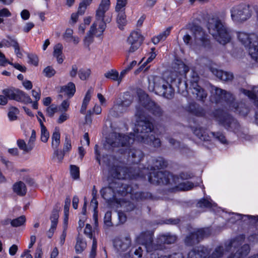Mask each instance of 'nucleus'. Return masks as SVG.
<instances>
[{
	"instance_id": "1",
	"label": "nucleus",
	"mask_w": 258,
	"mask_h": 258,
	"mask_svg": "<svg viewBox=\"0 0 258 258\" xmlns=\"http://www.w3.org/2000/svg\"><path fill=\"white\" fill-rule=\"evenodd\" d=\"M139 105L136 107L135 116L137 124L134 133L125 135L112 133L106 139V143L111 147L128 148L135 141L153 146L155 148L161 146L159 138L153 135L154 126L146 117L145 109L148 110L154 116L160 117L163 111L160 107L151 100L148 96L144 93L139 95Z\"/></svg>"
},
{
	"instance_id": "2",
	"label": "nucleus",
	"mask_w": 258,
	"mask_h": 258,
	"mask_svg": "<svg viewBox=\"0 0 258 258\" xmlns=\"http://www.w3.org/2000/svg\"><path fill=\"white\" fill-rule=\"evenodd\" d=\"M110 6V0H101L96 11L95 21L84 39V43L86 46L89 47L93 42L94 35L96 37L101 36L106 28V23L110 22V19H105V13L109 10Z\"/></svg>"
},
{
	"instance_id": "3",
	"label": "nucleus",
	"mask_w": 258,
	"mask_h": 258,
	"mask_svg": "<svg viewBox=\"0 0 258 258\" xmlns=\"http://www.w3.org/2000/svg\"><path fill=\"white\" fill-rule=\"evenodd\" d=\"M245 237L240 235L230 241L225 243V247L219 246L215 248L211 255L206 258H221L224 254V250L232 251V253L228 258H243L246 256L250 251L248 244H244Z\"/></svg>"
},
{
	"instance_id": "4",
	"label": "nucleus",
	"mask_w": 258,
	"mask_h": 258,
	"mask_svg": "<svg viewBox=\"0 0 258 258\" xmlns=\"http://www.w3.org/2000/svg\"><path fill=\"white\" fill-rule=\"evenodd\" d=\"M154 178L149 177L150 181L153 184H164L168 186V190L173 192L176 190H189L194 187L190 181L179 182V176L173 175L169 172H159L154 174Z\"/></svg>"
},
{
	"instance_id": "5",
	"label": "nucleus",
	"mask_w": 258,
	"mask_h": 258,
	"mask_svg": "<svg viewBox=\"0 0 258 258\" xmlns=\"http://www.w3.org/2000/svg\"><path fill=\"white\" fill-rule=\"evenodd\" d=\"M176 240L175 235L169 233L160 235L158 238L157 244L153 242V234L149 231L141 233L137 238V242L145 247L148 252L162 250L164 248L162 244H172Z\"/></svg>"
},
{
	"instance_id": "6",
	"label": "nucleus",
	"mask_w": 258,
	"mask_h": 258,
	"mask_svg": "<svg viewBox=\"0 0 258 258\" xmlns=\"http://www.w3.org/2000/svg\"><path fill=\"white\" fill-rule=\"evenodd\" d=\"M209 33L220 44L225 45L231 39V31L219 18H209L207 24Z\"/></svg>"
},
{
	"instance_id": "7",
	"label": "nucleus",
	"mask_w": 258,
	"mask_h": 258,
	"mask_svg": "<svg viewBox=\"0 0 258 258\" xmlns=\"http://www.w3.org/2000/svg\"><path fill=\"white\" fill-rule=\"evenodd\" d=\"M188 67L183 62L179 60L173 64L172 70L167 77V82L175 83L178 90L183 96L187 93V84L185 81L182 82V79L188 71Z\"/></svg>"
},
{
	"instance_id": "8",
	"label": "nucleus",
	"mask_w": 258,
	"mask_h": 258,
	"mask_svg": "<svg viewBox=\"0 0 258 258\" xmlns=\"http://www.w3.org/2000/svg\"><path fill=\"white\" fill-rule=\"evenodd\" d=\"M167 166V162L162 157H159L152 159L149 162V165L147 167H138L137 169L135 167L134 173L130 171L131 175H128L131 178H137L138 177L145 178L146 175L148 176L149 181L152 183L149 180V177L152 176L154 178V174L160 171H155L156 169H160L166 167ZM163 172H167L162 171Z\"/></svg>"
},
{
	"instance_id": "9",
	"label": "nucleus",
	"mask_w": 258,
	"mask_h": 258,
	"mask_svg": "<svg viewBox=\"0 0 258 258\" xmlns=\"http://www.w3.org/2000/svg\"><path fill=\"white\" fill-rule=\"evenodd\" d=\"M148 81V88L150 91H155L167 99L173 97L174 90L168 82L157 76L153 77L152 79H149Z\"/></svg>"
},
{
	"instance_id": "10",
	"label": "nucleus",
	"mask_w": 258,
	"mask_h": 258,
	"mask_svg": "<svg viewBox=\"0 0 258 258\" xmlns=\"http://www.w3.org/2000/svg\"><path fill=\"white\" fill-rule=\"evenodd\" d=\"M212 101L216 103H222L225 102L232 109H234V111H238L239 105L237 103L234 102V97L229 92H227L225 90L212 86L211 88Z\"/></svg>"
},
{
	"instance_id": "11",
	"label": "nucleus",
	"mask_w": 258,
	"mask_h": 258,
	"mask_svg": "<svg viewBox=\"0 0 258 258\" xmlns=\"http://www.w3.org/2000/svg\"><path fill=\"white\" fill-rule=\"evenodd\" d=\"M213 115L215 120L227 130L235 133L239 131V123L228 113L221 110H216L213 112Z\"/></svg>"
},
{
	"instance_id": "12",
	"label": "nucleus",
	"mask_w": 258,
	"mask_h": 258,
	"mask_svg": "<svg viewBox=\"0 0 258 258\" xmlns=\"http://www.w3.org/2000/svg\"><path fill=\"white\" fill-rule=\"evenodd\" d=\"M230 14L231 19L234 22L243 23L251 17L252 11L249 5L241 3L232 7Z\"/></svg>"
},
{
	"instance_id": "13",
	"label": "nucleus",
	"mask_w": 258,
	"mask_h": 258,
	"mask_svg": "<svg viewBox=\"0 0 258 258\" xmlns=\"http://www.w3.org/2000/svg\"><path fill=\"white\" fill-rule=\"evenodd\" d=\"M122 187L119 189L116 190L118 192H121V195H126L130 194V197L133 200H143L151 198V194L148 192H141L137 191V188L134 189L132 185L128 184H121ZM137 188V186H135Z\"/></svg>"
},
{
	"instance_id": "14",
	"label": "nucleus",
	"mask_w": 258,
	"mask_h": 258,
	"mask_svg": "<svg viewBox=\"0 0 258 258\" xmlns=\"http://www.w3.org/2000/svg\"><path fill=\"white\" fill-rule=\"evenodd\" d=\"M209 228L198 229L190 233L185 238L184 242L186 245L192 246L199 242L200 240L210 235Z\"/></svg>"
},
{
	"instance_id": "15",
	"label": "nucleus",
	"mask_w": 258,
	"mask_h": 258,
	"mask_svg": "<svg viewBox=\"0 0 258 258\" xmlns=\"http://www.w3.org/2000/svg\"><path fill=\"white\" fill-rule=\"evenodd\" d=\"M143 36L139 31H132L127 39V43L130 45L129 52H134L141 46L143 41Z\"/></svg>"
},
{
	"instance_id": "16",
	"label": "nucleus",
	"mask_w": 258,
	"mask_h": 258,
	"mask_svg": "<svg viewBox=\"0 0 258 258\" xmlns=\"http://www.w3.org/2000/svg\"><path fill=\"white\" fill-rule=\"evenodd\" d=\"M239 41L246 47H249L258 41L257 35L253 33L248 34L244 32L237 33Z\"/></svg>"
},
{
	"instance_id": "17",
	"label": "nucleus",
	"mask_w": 258,
	"mask_h": 258,
	"mask_svg": "<svg viewBox=\"0 0 258 258\" xmlns=\"http://www.w3.org/2000/svg\"><path fill=\"white\" fill-rule=\"evenodd\" d=\"M108 167L109 174L112 177L118 179L126 178V175L124 173H126V169L115 164L112 167H110L109 165Z\"/></svg>"
},
{
	"instance_id": "18",
	"label": "nucleus",
	"mask_w": 258,
	"mask_h": 258,
	"mask_svg": "<svg viewBox=\"0 0 258 258\" xmlns=\"http://www.w3.org/2000/svg\"><path fill=\"white\" fill-rule=\"evenodd\" d=\"M131 244V240L128 237L122 239H115L114 241V246L118 252H124L127 250Z\"/></svg>"
},
{
	"instance_id": "19",
	"label": "nucleus",
	"mask_w": 258,
	"mask_h": 258,
	"mask_svg": "<svg viewBox=\"0 0 258 258\" xmlns=\"http://www.w3.org/2000/svg\"><path fill=\"white\" fill-rule=\"evenodd\" d=\"M208 254L207 248L199 246L189 251L187 254V258H206Z\"/></svg>"
},
{
	"instance_id": "20",
	"label": "nucleus",
	"mask_w": 258,
	"mask_h": 258,
	"mask_svg": "<svg viewBox=\"0 0 258 258\" xmlns=\"http://www.w3.org/2000/svg\"><path fill=\"white\" fill-rule=\"evenodd\" d=\"M142 151L139 149H132L128 151V161L132 163L137 164L143 157Z\"/></svg>"
},
{
	"instance_id": "21",
	"label": "nucleus",
	"mask_w": 258,
	"mask_h": 258,
	"mask_svg": "<svg viewBox=\"0 0 258 258\" xmlns=\"http://www.w3.org/2000/svg\"><path fill=\"white\" fill-rule=\"evenodd\" d=\"M58 217L59 215L58 211L56 210H53L52 211L50 216V219L51 220V226L47 232V235L49 238H51L52 237L54 232L56 228V226L58 223Z\"/></svg>"
},
{
	"instance_id": "22",
	"label": "nucleus",
	"mask_w": 258,
	"mask_h": 258,
	"mask_svg": "<svg viewBox=\"0 0 258 258\" xmlns=\"http://www.w3.org/2000/svg\"><path fill=\"white\" fill-rule=\"evenodd\" d=\"M210 70L214 75L222 81H229L233 79V75L231 73L224 72L214 68H211Z\"/></svg>"
},
{
	"instance_id": "23",
	"label": "nucleus",
	"mask_w": 258,
	"mask_h": 258,
	"mask_svg": "<svg viewBox=\"0 0 258 258\" xmlns=\"http://www.w3.org/2000/svg\"><path fill=\"white\" fill-rule=\"evenodd\" d=\"M190 89L197 100L204 101L207 98L208 94L201 86H198Z\"/></svg>"
},
{
	"instance_id": "24",
	"label": "nucleus",
	"mask_w": 258,
	"mask_h": 258,
	"mask_svg": "<svg viewBox=\"0 0 258 258\" xmlns=\"http://www.w3.org/2000/svg\"><path fill=\"white\" fill-rule=\"evenodd\" d=\"M100 194L102 197L106 201H110L115 197V191L111 186L101 189Z\"/></svg>"
},
{
	"instance_id": "25",
	"label": "nucleus",
	"mask_w": 258,
	"mask_h": 258,
	"mask_svg": "<svg viewBox=\"0 0 258 258\" xmlns=\"http://www.w3.org/2000/svg\"><path fill=\"white\" fill-rule=\"evenodd\" d=\"M187 110L197 116H203L205 113L204 109L195 103L189 104L187 107Z\"/></svg>"
},
{
	"instance_id": "26",
	"label": "nucleus",
	"mask_w": 258,
	"mask_h": 258,
	"mask_svg": "<svg viewBox=\"0 0 258 258\" xmlns=\"http://www.w3.org/2000/svg\"><path fill=\"white\" fill-rule=\"evenodd\" d=\"M194 134L201 140L208 141L210 140V136L207 131L201 127L197 126L192 128Z\"/></svg>"
},
{
	"instance_id": "27",
	"label": "nucleus",
	"mask_w": 258,
	"mask_h": 258,
	"mask_svg": "<svg viewBox=\"0 0 258 258\" xmlns=\"http://www.w3.org/2000/svg\"><path fill=\"white\" fill-rule=\"evenodd\" d=\"M53 49V56L56 58L58 63H62L63 61L62 45L61 43H57L54 46Z\"/></svg>"
},
{
	"instance_id": "28",
	"label": "nucleus",
	"mask_w": 258,
	"mask_h": 258,
	"mask_svg": "<svg viewBox=\"0 0 258 258\" xmlns=\"http://www.w3.org/2000/svg\"><path fill=\"white\" fill-rule=\"evenodd\" d=\"M17 145L19 148L23 151L24 153H29L34 147L29 141L28 143L26 144L25 141L23 139H18L17 141Z\"/></svg>"
},
{
	"instance_id": "29",
	"label": "nucleus",
	"mask_w": 258,
	"mask_h": 258,
	"mask_svg": "<svg viewBox=\"0 0 258 258\" xmlns=\"http://www.w3.org/2000/svg\"><path fill=\"white\" fill-rule=\"evenodd\" d=\"M196 32L195 33V43L197 45L203 44L204 41L206 40L204 33L202 28L196 27L195 28Z\"/></svg>"
},
{
	"instance_id": "30",
	"label": "nucleus",
	"mask_w": 258,
	"mask_h": 258,
	"mask_svg": "<svg viewBox=\"0 0 258 258\" xmlns=\"http://www.w3.org/2000/svg\"><path fill=\"white\" fill-rule=\"evenodd\" d=\"M19 91V89L14 88H7L2 90V93L7 97L8 100H16Z\"/></svg>"
},
{
	"instance_id": "31",
	"label": "nucleus",
	"mask_w": 258,
	"mask_h": 258,
	"mask_svg": "<svg viewBox=\"0 0 258 258\" xmlns=\"http://www.w3.org/2000/svg\"><path fill=\"white\" fill-rule=\"evenodd\" d=\"M13 190L18 195L23 196L26 195L27 189L24 183L22 181L18 182L13 185Z\"/></svg>"
},
{
	"instance_id": "32",
	"label": "nucleus",
	"mask_w": 258,
	"mask_h": 258,
	"mask_svg": "<svg viewBox=\"0 0 258 258\" xmlns=\"http://www.w3.org/2000/svg\"><path fill=\"white\" fill-rule=\"evenodd\" d=\"M60 92H64L69 97H72L76 92L75 85L73 82H69L67 85L61 87Z\"/></svg>"
},
{
	"instance_id": "33",
	"label": "nucleus",
	"mask_w": 258,
	"mask_h": 258,
	"mask_svg": "<svg viewBox=\"0 0 258 258\" xmlns=\"http://www.w3.org/2000/svg\"><path fill=\"white\" fill-rule=\"evenodd\" d=\"M60 135L59 128L56 127L51 137V146L53 149L58 148L60 145Z\"/></svg>"
},
{
	"instance_id": "34",
	"label": "nucleus",
	"mask_w": 258,
	"mask_h": 258,
	"mask_svg": "<svg viewBox=\"0 0 258 258\" xmlns=\"http://www.w3.org/2000/svg\"><path fill=\"white\" fill-rule=\"evenodd\" d=\"M16 101L25 104L32 103V101L30 97L25 92L20 90L18 91V94Z\"/></svg>"
},
{
	"instance_id": "35",
	"label": "nucleus",
	"mask_w": 258,
	"mask_h": 258,
	"mask_svg": "<svg viewBox=\"0 0 258 258\" xmlns=\"http://www.w3.org/2000/svg\"><path fill=\"white\" fill-rule=\"evenodd\" d=\"M171 30V27H169L167 28L164 31L162 32L157 36L153 37L152 38L153 43L155 44H157L160 41L164 40L170 33Z\"/></svg>"
},
{
	"instance_id": "36",
	"label": "nucleus",
	"mask_w": 258,
	"mask_h": 258,
	"mask_svg": "<svg viewBox=\"0 0 258 258\" xmlns=\"http://www.w3.org/2000/svg\"><path fill=\"white\" fill-rule=\"evenodd\" d=\"M92 92H93L92 89H89L85 95V96L83 101L81 108L80 109V112L82 114H84L86 112V110L87 105L91 99V94L92 93Z\"/></svg>"
},
{
	"instance_id": "37",
	"label": "nucleus",
	"mask_w": 258,
	"mask_h": 258,
	"mask_svg": "<svg viewBox=\"0 0 258 258\" xmlns=\"http://www.w3.org/2000/svg\"><path fill=\"white\" fill-rule=\"evenodd\" d=\"M241 92L247 96L249 98L254 100V103L255 104V102L256 100H258L257 96H258V87H254L252 88L251 91L247 90L246 89H242Z\"/></svg>"
},
{
	"instance_id": "38",
	"label": "nucleus",
	"mask_w": 258,
	"mask_h": 258,
	"mask_svg": "<svg viewBox=\"0 0 258 258\" xmlns=\"http://www.w3.org/2000/svg\"><path fill=\"white\" fill-rule=\"evenodd\" d=\"M248 52L251 58L258 62V41L248 47Z\"/></svg>"
},
{
	"instance_id": "39",
	"label": "nucleus",
	"mask_w": 258,
	"mask_h": 258,
	"mask_svg": "<svg viewBox=\"0 0 258 258\" xmlns=\"http://www.w3.org/2000/svg\"><path fill=\"white\" fill-rule=\"evenodd\" d=\"M87 246L86 242L80 237H78L77 242L75 245V250L77 253H81L86 248Z\"/></svg>"
},
{
	"instance_id": "40",
	"label": "nucleus",
	"mask_w": 258,
	"mask_h": 258,
	"mask_svg": "<svg viewBox=\"0 0 258 258\" xmlns=\"http://www.w3.org/2000/svg\"><path fill=\"white\" fill-rule=\"evenodd\" d=\"M19 110L14 106H11L9 108L8 116L10 121H14L17 119L18 115L19 114Z\"/></svg>"
},
{
	"instance_id": "41",
	"label": "nucleus",
	"mask_w": 258,
	"mask_h": 258,
	"mask_svg": "<svg viewBox=\"0 0 258 258\" xmlns=\"http://www.w3.org/2000/svg\"><path fill=\"white\" fill-rule=\"evenodd\" d=\"M126 110L127 109L123 106V105L120 103L117 104L113 106L112 111H110V113H112L111 112L113 111L114 113H112V115L114 116H118L120 114L125 112Z\"/></svg>"
},
{
	"instance_id": "42",
	"label": "nucleus",
	"mask_w": 258,
	"mask_h": 258,
	"mask_svg": "<svg viewBox=\"0 0 258 258\" xmlns=\"http://www.w3.org/2000/svg\"><path fill=\"white\" fill-rule=\"evenodd\" d=\"M118 12V14L117 18V22L119 25V27L121 29L126 24V15L125 14L124 10H122Z\"/></svg>"
},
{
	"instance_id": "43",
	"label": "nucleus",
	"mask_w": 258,
	"mask_h": 258,
	"mask_svg": "<svg viewBox=\"0 0 258 258\" xmlns=\"http://www.w3.org/2000/svg\"><path fill=\"white\" fill-rule=\"evenodd\" d=\"M92 0H82L80 2L79 8H78V13L80 15L84 14L87 7L89 6L92 3Z\"/></svg>"
},
{
	"instance_id": "44",
	"label": "nucleus",
	"mask_w": 258,
	"mask_h": 258,
	"mask_svg": "<svg viewBox=\"0 0 258 258\" xmlns=\"http://www.w3.org/2000/svg\"><path fill=\"white\" fill-rule=\"evenodd\" d=\"M26 221V218L24 216H21L15 219L12 220L11 226L17 227L23 225Z\"/></svg>"
},
{
	"instance_id": "45",
	"label": "nucleus",
	"mask_w": 258,
	"mask_h": 258,
	"mask_svg": "<svg viewBox=\"0 0 258 258\" xmlns=\"http://www.w3.org/2000/svg\"><path fill=\"white\" fill-rule=\"evenodd\" d=\"M143 250L141 246L135 247L130 250V254L134 256L133 258H140L142 256Z\"/></svg>"
},
{
	"instance_id": "46",
	"label": "nucleus",
	"mask_w": 258,
	"mask_h": 258,
	"mask_svg": "<svg viewBox=\"0 0 258 258\" xmlns=\"http://www.w3.org/2000/svg\"><path fill=\"white\" fill-rule=\"evenodd\" d=\"M199 80V77L198 74L195 72L192 73L191 78L189 80L190 87L189 89L193 88L195 87L198 86V82Z\"/></svg>"
},
{
	"instance_id": "47",
	"label": "nucleus",
	"mask_w": 258,
	"mask_h": 258,
	"mask_svg": "<svg viewBox=\"0 0 258 258\" xmlns=\"http://www.w3.org/2000/svg\"><path fill=\"white\" fill-rule=\"evenodd\" d=\"M104 76L108 79L112 80L113 81H118V73L114 70H111L105 73Z\"/></svg>"
},
{
	"instance_id": "48",
	"label": "nucleus",
	"mask_w": 258,
	"mask_h": 258,
	"mask_svg": "<svg viewBox=\"0 0 258 258\" xmlns=\"http://www.w3.org/2000/svg\"><path fill=\"white\" fill-rule=\"evenodd\" d=\"M91 71L89 69H81L79 70L78 75L82 80H86L90 76Z\"/></svg>"
},
{
	"instance_id": "49",
	"label": "nucleus",
	"mask_w": 258,
	"mask_h": 258,
	"mask_svg": "<svg viewBox=\"0 0 258 258\" xmlns=\"http://www.w3.org/2000/svg\"><path fill=\"white\" fill-rule=\"evenodd\" d=\"M49 137V134L44 125H41V140L44 143L47 142Z\"/></svg>"
},
{
	"instance_id": "50",
	"label": "nucleus",
	"mask_w": 258,
	"mask_h": 258,
	"mask_svg": "<svg viewBox=\"0 0 258 258\" xmlns=\"http://www.w3.org/2000/svg\"><path fill=\"white\" fill-rule=\"evenodd\" d=\"M247 218L249 220H254L258 222V216H250L248 215H241L239 214H234V219L236 220H241L243 218Z\"/></svg>"
},
{
	"instance_id": "51",
	"label": "nucleus",
	"mask_w": 258,
	"mask_h": 258,
	"mask_svg": "<svg viewBox=\"0 0 258 258\" xmlns=\"http://www.w3.org/2000/svg\"><path fill=\"white\" fill-rule=\"evenodd\" d=\"M58 107L55 104H51L46 108V113L49 117H52L57 112Z\"/></svg>"
},
{
	"instance_id": "52",
	"label": "nucleus",
	"mask_w": 258,
	"mask_h": 258,
	"mask_svg": "<svg viewBox=\"0 0 258 258\" xmlns=\"http://www.w3.org/2000/svg\"><path fill=\"white\" fill-rule=\"evenodd\" d=\"M210 134L214 138L219 141L222 144H225L226 143V139L222 133L220 132H211Z\"/></svg>"
},
{
	"instance_id": "53",
	"label": "nucleus",
	"mask_w": 258,
	"mask_h": 258,
	"mask_svg": "<svg viewBox=\"0 0 258 258\" xmlns=\"http://www.w3.org/2000/svg\"><path fill=\"white\" fill-rule=\"evenodd\" d=\"M70 167L72 177L75 179L79 178L80 176L79 168L76 165H71Z\"/></svg>"
},
{
	"instance_id": "54",
	"label": "nucleus",
	"mask_w": 258,
	"mask_h": 258,
	"mask_svg": "<svg viewBox=\"0 0 258 258\" xmlns=\"http://www.w3.org/2000/svg\"><path fill=\"white\" fill-rule=\"evenodd\" d=\"M212 206V203L205 199L200 200L197 203V207L199 208H211Z\"/></svg>"
},
{
	"instance_id": "55",
	"label": "nucleus",
	"mask_w": 258,
	"mask_h": 258,
	"mask_svg": "<svg viewBox=\"0 0 258 258\" xmlns=\"http://www.w3.org/2000/svg\"><path fill=\"white\" fill-rule=\"evenodd\" d=\"M117 3L115 7V11L119 12L122 10H125V7L127 4V0H116Z\"/></svg>"
},
{
	"instance_id": "56",
	"label": "nucleus",
	"mask_w": 258,
	"mask_h": 258,
	"mask_svg": "<svg viewBox=\"0 0 258 258\" xmlns=\"http://www.w3.org/2000/svg\"><path fill=\"white\" fill-rule=\"evenodd\" d=\"M43 72L44 75L48 78H50L53 76L56 73L55 71L53 69V68L50 66H48L45 68L43 70Z\"/></svg>"
},
{
	"instance_id": "57",
	"label": "nucleus",
	"mask_w": 258,
	"mask_h": 258,
	"mask_svg": "<svg viewBox=\"0 0 258 258\" xmlns=\"http://www.w3.org/2000/svg\"><path fill=\"white\" fill-rule=\"evenodd\" d=\"M11 13L7 8L0 10V24L4 22V19L1 17H9L11 16Z\"/></svg>"
},
{
	"instance_id": "58",
	"label": "nucleus",
	"mask_w": 258,
	"mask_h": 258,
	"mask_svg": "<svg viewBox=\"0 0 258 258\" xmlns=\"http://www.w3.org/2000/svg\"><path fill=\"white\" fill-rule=\"evenodd\" d=\"M73 30L70 28L67 29L64 33L63 35V38L68 42H71V39L73 38Z\"/></svg>"
},
{
	"instance_id": "59",
	"label": "nucleus",
	"mask_w": 258,
	"mask_h": 258,
	"mask_svg": "<svg viewBox=\"0 0 258 258\" xmlns=\"http://www.w3.org/2000/svg\"><path fill=\"white\" fill-rule=\"evenodd\" d=\"M97 242L95 238H93V243L91 251L90 252V258H95L96 255V249H97Z\"/></svg>"
},
{
	"instance_id": "60",
	"label": "nucleus",
	"mask_w": 258,
	"mask_h": 258,
	"mask_svg": "<svg viewBox=\"0 0 258 258\" xmlns=\"http://www.w3.org/2000/svg\"><path fill=\"white\" fill-rule=\"evenodd\" d=\"M28 57L29 59V62L32 64L37 66L38 64V57L34 54H28Z\"/></svg>"
},
{
	"instance_id": "61",
	"label": "nucleus",
	"mask_w": 258,
	"mask_h": 258,
	"mask_svg": "<svg viewBox=\"0 0 258 258\" xmlns=\"http://www.w3.org/2000/svg\"><path fill=\"white\" fill-rule=\"evenodd\" d=\"M123 100L121 102V104L126 109L130 106L133 101V98L131 96H128V97L123 98Z\"/></svg>"
},
{
	"instance_id": "62",
	"label": "nucleus",
	"mask_w": 258,
	"mask_h": 258,
	"mask_svg": "<svg viewBox=\"0 0 258 258\" xmlns=\"http://www.w3.org/2000/svg\"><path fill=\"white\" fill-rule=\"evenodd\" d=\"M72 148L71 140L68 136L66 137L65 143L64 144V147L63 152L65 153L70 151Z\"/></svg>"
},
{
	"instance_id": "63",
	"label": "nucleus",
	"mask_w": 258,
	"mask_h": 258,
	"mask_svg": "<svg viewBox=\"0 0 258 258\" xmlns=\"http://www.w3.org/2000/svg\"><path fill=\"white\" fill-rule=\"evenodd\" d=\"M84 233L89 238L93 239L94 238L93 237L92 226L89 224H87L84 229Z\"/></svg>"
},
{
	"instance_id": "64",
	"label": "nucleus",
	"mask_w": 258,
	"mask_h": 258,
	"mask_svg": "<svg viewBox=\"0 0 258 258\" xmlns=\"http://www.w3.org/2000/svg\"><path fill=\"white\" fill-rule=\"evenodd\" d=\"M111 212H107L104 216V224L108 227L112 226L111 222Z\"/></svg>"
}]
</instances>
